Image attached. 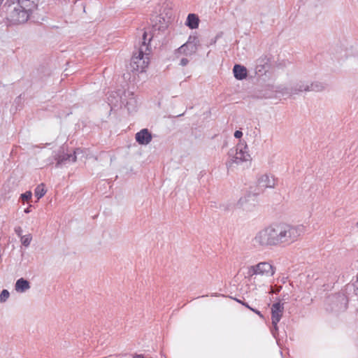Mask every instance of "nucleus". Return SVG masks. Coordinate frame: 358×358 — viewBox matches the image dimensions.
I'll return each mask as SVG.
<instances>
[{
	"label": "nucleus",
	"instance_id": "nucleus-1",
	"mask_svg": "<svg viewBox=\"0 0 358 358\" xmlns=\"http://www.w3.org/2000/svg\"><path fill=\"white\" fill-rule=\"evenodd\" d=\"M303 224L278 223L259 230L252 240L256 248L269 246H287L296 242L304 234Z\"/></svg>",
	"mask_w": 358,
	"mask_h": 358
},
{
	"label": "nucleus",
	"instance_id": "nucleus-2",
	"mask_svg": "<svg viewBox=\"0 0 358 358\" xmlns=\"http://www.w3.org/2000/svg\"><path fill=\"white\" fill-rule=\"evenodd\" d=\"M8 19L13 24L26 22L36 8L38 0H10Z\"/></svg>",
	"mask_w": 358,
	"mask_h": 358
},
{
	"label": "nucleus",
	"instance_id": "nucleus-3",
	"mask_svg": "<svg viewBox=\"0 0 358 358\" xmlns=\"http://www.w3.org/2000/svg\"><path fill=\"white\" fill-rule=\"evenodd\" d=\"M149 48L147 43V33L143 34V41L137 52L134 53L130 62L131 71L143 72L148 67L149 59Z\"/></svg>",
	"mask_w": 358,
	"mask_h": 358
},
{
	"label": "nucleus",
	"instance_id": "nucleus-4",
	"mask_svg": "<svg viewBox=\"0 0 358 358\" xmlns=\"http://www.w3.org/2000/svg\"><path fill=\"white\" fill-rule=\"evenodd\" d=\"M228 155L229 159L226 162L227 169L231 168L234 164L238 165L243 162H250L252 159L248 145L245 141H240L235 148L230 149Z\"/></svg>",
	"mask_w": 358,
	"mask_h": 358
},
{
	"label": "nucleus",
	"instance_id": "nucleus-5",
	"mask_svg": "<svg viewBox=\"0 0 358 358\" xmlns=\"http://www.w3.org/2000/svg\"><path fill=\"white\" fill-rule=\"evenodd\" d=\"M275 272V268L268 262H262L257 264L250 266L248 268V276L252 278L255 276L261 275L266 278L272 277Z\"/></svg>",
	"mask_w": 358,
	"mask_h": 358
},
{
	"label": "nucleus",
	"instance_id": "nucleus-6",
	"mask_svg": "<svg viewBox=\"0 0 358 358\" xmlns=\"http://www.w3.org/2000/svg\"><path fill=\"white\" fill-rule=\"evenodd\" d=\"M199 41L196 36H189L187 42L182 45L176 50L178 53L182 54L186 56H190L197 51Z\"/></svg>",
	"mask_w": 358,
	"mask_h": 358
},
{
	"label": "nucleus",
	"instance_id": "nucleus-7",
	"mask_svg": "<svg viewBox=\"0 0 358 358\" xmlns=\"http://www.w3.org/2000/svg\"><path fill=\"white\" fill-rule=\"evenodd\" d=\"M82 152L81 149L77 148L74 151L73 154L65 153L64 149L62 148L57 154L55 155V159L56 160V166L59 167L62 165H65L68 163H73L76 162L77 155Z\"/></svg>",
	"mask_w": 358,
	"mask_h": 358
},
{
	"label": "nucleus",
	"instance_id": "nucleus-8",
	"mask_svg": "<svg viewBox=\"0 0 358 358\" xmlns=\"http://www.w3.org/2000/svg\"><path fill=\"white\" fill-rule=\"evenodd\" d=\"M284 311L283 303L280 302L275 303L271 306V320L272 324L276 325L282 318Z\"/></svg>",
	"mask_w": 358,
	"mask_h": 358
},
{
	"label": "nucleus",
	"instance_id": "nucleus-9",
	"mask_svg": "<svg viewBox=\"0 0 358 358\" xmlns=\"http://www.w3.org/2000/svg\"><path fill=\"white\" fill-rule=\"evenodd\" d=\"M257 184L259 188L262 189L266 188H274L275 186V180L273 176L264 174L258 178Z\"/></svg>",
	"mask_w": 358,
	"mask_h": 358
},
{
	"label": "nucleus",
	"instance_id": "nucleus-10",
	"mask_svg": "<svg viewBox=\"0 0 358 358\" xmlns=\"http://www.w3.org/2000/svg\"><path fill=\"white\" fill-rule=\"evenodd\" d=\"M135 138L140 145H148L151 142L152 136L148 129H143L136 134Z\"/></svg>",
	"mask_w": 358,
	"mask_h": 358
},
{
	"label": "nucleus",
	"instance_id": "nucleus-11",
	"mask_svg": "<svg viewBox=\"0 0 358 358\" xmlns=\"http://www.w3.org/2000/svg\"><path fill=\"white\" fill-rule=\"evenodd\" d=\"M302 92H309V83L300 81L294 87L289 89L287 93L290 94H296Z\"/></svg>",
	"mask_w": 358,
	"mask_h": 358
},
{
	"label": "nucleus",
	"instance_id": "nucleus-12",
	"mask_svg": "<svg viewBox=\"0 0 358 358\" xmlns=\"http://www.w3.org/2000/svg\"><path fill=\"white\" fill-rule=\"evenodd\" d=\"M31 287L28 280L21 278L18 279L15 285V289L17 292L23 293L29 289Z\"/></svg>",
	"mask_w": 358,
	"mask_h": 358
},
{
	"label": "nucleus",
	"instance_id": "nucleus-13",
	"mask_svg": "<svg viewBox=\"0 0 358 358\" xmlns=\"http://www.w3.org/2000/svg\"><path fill=\"white\" fill-rule=\"evenodd\" d=\"M199 18L197 15L194 13H189L185 22V25L191 29H197L199 24Z\"/></svg>",
	"mask_w": 358,
	"mask_h": 358
},
{
	"label": "nucleus",
	"instance_id": "nucleus-14",
	"mask_svg": "<svg viewBox=\"0 0 358 358\" xmlns=\"http://www.w3.org/2000/svg\"><path fill=\"white\" fill-rule=\"evenodd\" d=\"M234 77L237 80H243L247 77V69L240 64H235L233 69Z\"/></svg>",
	"mask_w": 358,
	"mask_h": 358
},
{
	"label": "nucleus",
	"instance_id": "nucleus-15",
	"mask_svg": "<svg viewBox=\"0 0 358 358\" xmlns=\"http://www.w3.org/2000/svg\"><path fill=\"white\" fill-rule=\"evenodd\" d=\"M326 88L325 84L322 82L315 81L309 84V92H322Z\"/></svg>",
	"mask_w": 358,
	"mask_h": 358
},
{
	"label": "nucleus",
	"instance_id": "nucleus-16",
	"mask_svg": "<svg viewBox=\"0 0 358 358\" xmlns=\"http://www.w3.org/2000/svg\"><path fill=\"white\" fill-rule=\"evenodd\" d=\"M46 193V190L45 189V185L42 183L38 185L35 190H34V194L37 197L38 199H40L42 198L45 194Z\"/></svg>",
	"mask_w": 358,
	"mask_h": 358
},
{
	"label": "nucleus",
	"instance_id": "nucleus-17",
	"mask_svg": "<svg viewBox=\"0 0 358 358\" xmlns=\"http://www.w3.org/2000/svg\"><path fill=\"white\" fill-rule=\"evenodd\" d=\"M20 240H21L22 244L24 246L28 247L30 245L31 241L32 240V236L30 234H28L27 235L21 236Z\"/></svg>",
	"mask_w": 358,
	"mask_h": 358
},
{
	"label": "nucleus",
	"instance_id": "nucleus-18",
	"mask_svg": "<svg viewBox=\"0 0 358 358\" xmlns=\"http://www.w3.org/2000/svg\"><path fill=\"white\" fill-rule=\"evenodd\" d=\"M336 299H337V301H338L341 303V306L340 308L345 309L347 307V303H348L347 297L344 294H338L336 296Z\"/></svg>",
	"mask_w": 358,
	"mask_h": 358
},
{
	"label": "nucleus",
	"instance_id": "nucleus-19",
	"mask_svg": "<svg viewBox=\"0 0 358 358\" xmlns=\"http://www.w3.org/2000/svg\"><path fill=\"white\" fill-rule=\"evenodd\" d=\"M10 293L7 289H3L0 294V303L6 302L9 298Z\"/></svg>",
	"mask_w": 358,
	"mask_h": 358
},
{
	"label": "nucleus",
	"instance_id": "nucleus-20",
	"mask_svg": "<svg viewBox=\"0 0 358 358\" xmlns=\"http://www.w3.org/2000/svg\"><path fill=\"white\" fill-rule=\"evenodd\" d=\"M32 193L30 191H27L26 192L21 194L20 197L23 201H28L31 198Z\"/></svg>",
	"mask_w": 358,
	"mask_h": 358
},
{
	"label": "nucleus",
	"instance_id": "nucleus-21",
	"mask_svg": "<svg viewBox=\"0 0 358 358\" xmlns=\"http://www.w3.org/2000/svg\"><path fill=\"white\" fill-rule=\"evenodd\" d=\"M15 234L17 235V236H19L20 238L21 236H22V229L20 227H15Z\"/></svg>",
	"mask_w": 358,
	"mask_h": 358
},
{
	"label": "nucleus",
	"instance_id": "nucleus-22",
	"mask_svg": "<svg viewBox=\"0 0 358 358\" xmlns=\"http://www.w3.org/2000/svg\"><path fill=\"white\" fill-rule=\"evenodd\" d=\"M243 136V132L241 131L237 130L234 133V137L236 138H241Z\"/></svg>",
	"mask_w": 358,
	"mask_h": 358
},
{
	"label": "nucleus",
	"instance_id": "nucleus-23",
	"mask_svg": "<svg viewBox=\"0 0 358 358\" xmlns=\"http://www.w3.org/2000/svg\"><path fill=\"white\" fill-rule=\"evenodd\" d=\"M188 62H189V60L187 58H182L180 60V64L182 66H185L188 64Z\"/></svg>",
	"mask_w": 358,
	"mask_h": 358
},
{
	"label": "nucleus",
	"instance_id": "nucleus-24",
	"mask_svg": "<svg viewBox=\"0 0 358 358\" xmlns=\"http://www.w3.org/2000/svg\"><path fill=\"white\" fill-rule=\"evenodd\" d=\"M250 310L255 313L257 315H258L261 318H263V315L261 313L260 311H259L257 309H254V308H250Z\"/></svg>",
	"mask_w": 358,
	"mask_h": 358
},
{
	"label": "nucleus",
	"instance_id": "nucleus-25",
	"mask_svg": "<svg viewBox=\"0 0 358 358\" xmlns=\"http://www.w3.org/2000/svg\"><path fill=\"white\" fill-rule=\"evenodd\" d=\"M248 201L247 198L246 197H244V198H241L239 201H238V203L241 205V206H243V204Z\"/></svg>",
	"mask_w": 358,
	"mask_h": 358
},
{
	"label": "nucleus",
	"instance_id": "nucleus-26",
	"mask_svg": "<svg viewBox=\"0 0 358 358\" xmlns=\"http://www.w3.org/2000/svg\"><path fill=\"white\" fill-rule=\"evenodd\" d=\"M281 288H282V287L280 286V287H277L276 289H272L271 292V293H278L280 291Z\"/></svg>",
	"mask_w": 358,
	"mask_h": 358
},
{
	"label": "nucleus",
	"instance_id": "nucleus-27",
	"mask_svg": "<svg viewBox=\"0 0 358 358\" xmlns=\"http://www.w3.org/2000/svg\"><path fill=\"white\" fill-rule=\"evenodd\" d=\"M237 301H238V303H242L243 306H245V307H247V308H249L250 310V308H251V307H250L248 303H246L242 302V301H241L240 300H237Z\"/></svg>",
	"mask_w": 358,
	"mask_h": 358
},
{
	"label": "nucleus",
	"instance_id": "nucleus-28",
	"mask_svg": "<svg viewBox=\"0 0 358 358\" xmlns=\"http://www.w3.org/2000/svg\"><path fill=\"white\" fill-rule=\"evenodd\" d=\"M273 330L272 331V332L274 334H275L274 331H278V324L276 325H273Z\"/></svg>",
	"mask_w": 358,
	"mask_h": 358
},
{
	"label": "nucleus",
	"instance_id": "nucleus-29",
	"mask_svg": "<svg viewBox=\"0 0 358 358\" xmlns=\"http://www.w3.org/2000/svg\"><path fill=\"white\" fill-rule=\"evenodd\" d=\"M134 358H145L143 355H136Z\"/></svg>",
	"mask_w": 358,
	"mask_h": 358
},
{
	"label": "nucleus",
	"instance_id": "nucleus-30",
	"mask_svg": "<svg viewBox=\"0 0 358 358\" xmlns=\"http://www.w3.org/2000/svg\"><path fill=\"white\" fill-rule=\"evenodd\" d=\"M30 207H31V206L29 208H27L26 209H24L25 213H29L30 212Z\"/></svg>",
	"mask_w": 358,
	"mask_h": 358
},
{
	"label": "nucleus",
	"instance_id": "nucleus-31",
	"mask_svg": "<svg viewBox=\"0 0 358 358\" xmlns=\"http://www.w3.org/2000/svg\"><path fill=\"white\" fill-rule=\"evenodd\" d=\"M357 281L358 282V273H357Z\"/></svg>",
	"mask_w": 358,
	"mask_h": 358
},
{
	"label": "nucleus",
	"instance_id": "nucleus-32",
	"mask_svg": "<svg viewBox=\"0 0 358 358\" xmlns=\"http://www.w3.org/2000/svg\"><path fill=\"white\" fill-rule=\"evenodd\" d=\"M357 226H358V222H357Z\"/></svg>",
	"mask_w": 358,
	"mask_h": 358
}]
</instances>
